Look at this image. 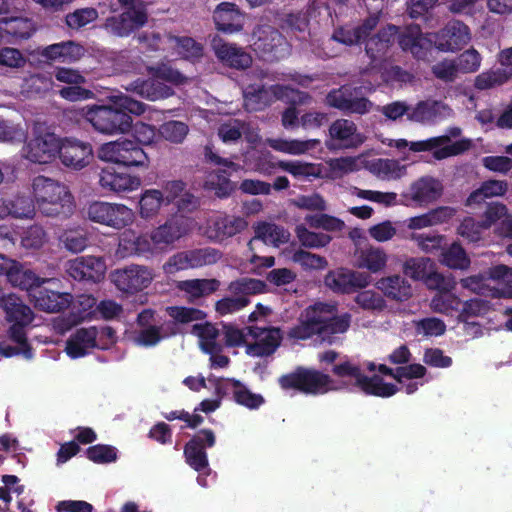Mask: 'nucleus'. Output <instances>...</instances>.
<instances>
[{
	"mask_svg": "<svg viewBox=\"0 0 512 512\" xmlns=\"http://www.w3.org/2000/svg\"><path fill=\"white\" fill-rule=\"evenodd\" d=\"M290 259L299 264L305 271H321L328 266L326 258L301 249L296 250Z\"/></svg>",
	"mask_w": 512,
	"mask_h": 512,
	"instance_id": "nucleus-62",
	"label": "nucleus"
},
{
	"mask_svg": "<svg viewBox=\"0 0 512 512\" xmlns=\"http://www.w3.org/2000/svg\"><path fill=\"white\" fill-rule=\"evenodd\" d=\"M512 76V68H498L479 74L475 86L480 90L490 89L507 82Z\"/></svg>",
	"mask_w": 512,
	"mask_h": 512,
	"instance_id": "nucleus-61",
	"label": "nucleus"
},
{
	"mask_svg": "<svg viewBox=\"0 0 512 512\" xmlns=\"http://www.w3.org/2000/svg\"><path fill=\"white\" fill-rule=\"evenodd\" d=\"M108 100L111 104L115 105L119 108L120 111L128 112L134 115H142L147 110H150V107L146 104L134 100L123 93H114L108 96Z\"/></svg>",
	"mask_w": 512,
	"mask_h": 512,
	"instance_id": "nucleus-64",
	"label": "nucleus"
},
{
	"mask_svg": "<svg viewBox=\"0 0 512 512\" xmlns=\"http://www.w3.org/2000/svg\"><path fill=\"white\" fill-rule=\"evenodd\" d=\"M145 70L153 76L150 80L137 79L125 86V89L129 92L136 93L142 98L149 101H157L160 99L167 98L173 94V90L170 86L159 82L164 80L172 84H182L186 81V77L183 76L179 71L172 69L170 66L161 65L157 68L146 66Z\"/></svg>",
	"mask_w": 512,
	"mask_h": 512,
	"instance_id": "nucleus-8",
	"label": "nucleus"
},
{
	"mask_svg": "<svg viewBox=\"0 0 512 512\" xmlns=\"http://www.w3.org/2000/svg\"><path fill=\"white\" fill-rule=\"evenodd\" d=\"M30 299L39 310L57 313L71 306L72 296L66 292H58L38 285L30 292Z\"/></svg>",
	"mask_w": 512,
	"mask_h": 512,
	"instance_id": "nucleus-33",
	"label": "nucleus"
},
{
	"mask_svg": "<svg viewBox=\"0 0 512 512\" xmlns=\"http://www.w3.org/2000/svg\"><path fill=\"white\" fill-rule=\"evenodd\" d=\"M440 262L451 269L460 270L467 269L471 263L465 250L457 242L442 250Z\"/></svg>",
	"mask_w": 512,
	"mask_h": 512,
	"instance_id": "nucleus-58",
	"label": "nucleus"
},
{
	"mask_svg": "<svg viewBox=\"0 0 512 512\" xmlns=\"http://www.w3.org/2000/svg\"><path fill=\"white\" fill-rule=\"evenodd\" d=\"M365 140L366 137L358 131L354 122L338 119L330 125L325 145L331 151L356 149Z\"/></svg>",
	"mask_w": 512,
	"mask_h": 512,
	"instance_id": "nucleus-21",
	"label": "nucleus"
},
{
	"mask_svg": "<svg viewBox=\"0 0 512 512\" xmlns=\"http://www.w3.org/2000/svg\"><path fill=\"white\" fill-rule=\"evenodd\" d=\"M7 279L13 286L27 290L29 293L38 285L51 282L48 279H40L31 270L24 268L16 261L9 270Z\"/></svg>",
	"mask_w": 512,
	"mask_h": 512,
	"instance_id": "nucleus-54",
	"label": "nucleus"
},
{
	"mask_svg": "<svg viewBox=\"0 0 512 512\" xmlns=\"http://www.w3.org/2000/svg\"><path fill=\"white\" fill-rule=\"evenodd\" d=\"M141 43L152 50H168L170 56H179L185 59H195L202 56L203 47L189 37H176L151 32L139 37Z\"/></svg>",
	"mask_w": 512,
	"mask_h": 512,
	"instance_id": "nucleus-17",
	"label": "nucleus"
},
{
	"mask_svg": "<svg viewBox=\"0 0 512 512\" xmlns=\"http://www.w3.org/2000/svg\"><path fill=\"white\" fill-rule=\"evenodd\" d=\"M265 143L272 149L289 155L300 156L308 154L320 144L318 139H285V138H267Z\"/></svg>",
	"mask_w": 512,
	"mask_h": 512,
	"instance_id": "nucleus-46",
	"label": "nucleus"
},
{
	"mask_svg": "<svg viewBox=\"0 0 512 512\" xmlns=\"http://www.w3.org/2000/svg\"><path fill=\"white\" fill-rule=\"evenodd\" d=\"M1 307L5 312L6 320L12 324L8 334L14 346L0 343V356L11 357L21 355L25 359H31L33 351L27 343L24 328L33 320L32 310L15 294H8L3 299Z\"/></svg>",
	"mask_w": 512,
	"mask_h": 512,
	"instance_id": "nucleus-5",
	"label": "nucleus"
},
{
	"mask_svg": "<svg viewBox=\"0 0 512 512\" xmlns=\"http://www.w3.org/2000/svg\"><path fill=\"white\" fill-rule=\"evenodd\" d=\"M61 139L44 126L35 125L32 137L21 149V155L32 163H51L58 155Z\"/></svg>",
	"mask_w": 512,
	"mask_h": 512,
	"instance_id": "nucleus-15",
	"label": "nucleus"
},
{
	"mask_svg": "<svg viewBox=\"0 0 512 512\" xmlns=\"http://www.w3.org/2000/svg\"><path fill=\"white\" fill-rule=\"evenodd\" d=\"M481 224L485 230L496 226L498 235L512 238V217L508 215L507 208L503 204H490L483 214Z\"/></svg>",
	"mask_w": 512,
	"mask_h": 512,
	"instance_id": "nucleus-40",
	"label": "nucleus"
},
{
	"mask_svg": "<svg viewBox=\"0 0 512 512\" xmlns=\"http://www.w3.org/2000/svg\"><path fill=\"white\" fill-rule=\"evenodd\" d=\"M101 5L109 6L113 12L123 10L119 16L108 18L105 24L106 29L117 36H128L147 21L144 7L138 0H103Z\"/></svg>",
	"mask_w": 512,
	"mask_h": 512,
	"instance_id": "nucleus-11",
	"label": "nucleus"
},
{
	"mask_svg": "<svg viewBox=\"0 0 512 512\" xmlns=\"http://www.w3.org/2000/svg\"><path fill=\"white\" fill-rule=\"evenodd\" d=\"M154 279L152 270L145 266L131 265L116 270L112 274V281L123 292L135 293L146 289Z\"/></svg>",
	"mask_w": 512,
	"mask_h": 512,
	"instance_id": "nucleus-23",
	"label": "nucleus"
},
{
	"mask_svg": "<svg viewBox=\"0 0 512 512\" xmlns=\"http://www.w3.org/2000/svg\"><path fill=\"white\" fill-rule=\"evenodd\" d=\"M106 269L104 260L95 256L77 257L67 263L68 274L76 280L98 281L104 276Z\"/></svg>",
	"mask_w": 512,
	"mask_h": 512,
	"instance_id": "nucleus-34",
	"label": "nucleus"
},
{
	"mask_svg": "<svg viewBox=\"0 0 512 512\" xmlns=\"http://www.w3.org/2000/svg\"><path fill=\"white\" fill-rule=\"evenodd\" d=\"M206 157L215 165L223 167V170L212 172L207 176L205 187L215 191L219 197H225L234 189L227 176V170L237 171L239 166L216 155L210 148H206Z\"/></svg>",
	"mask_w": 512,
	"mask_h": 512,
	"instance_id": "nucleus-29",
	"label": "nucleus"
},
{
	"mask_svg": "<svg viewBox=\"0 0 512 512\" xmlns=\"http://www.w3.org/2000/svg\"><path fill=\"white\" fill-rule=\"evenodd\" d=\"M452 116V109L436 100L420 101L410 108L408 119L422 124H434Z\"/></svg>",
	"mask_w": 512,
	"mask_h": 512,
	"instance_id": "nucleus-31",
	"label": "nucleus"
},
{
	"mask_svg": "<svg viewBox=\"0 0 512 512\" xmlns=\"http://www.w3.org/2000/svg\"><path fill=\"white\" fill-rule=\"evenodd\" d=\"M244 105L249 111H259L269 105L273 99H279L293 105L308 103L310 97L290 86L275 85L265 89L259 85L247 86L243 90Z\"/></svg>",
	"mask_w": 512,
	"mask_h": 512,
	"instance_id": "nucleus-12",
	"label": "nucleus"
},
{
	"mask_svg": "<svg viewBox=\"0 0 512 512\" xmlns=\"http://www.w3.org/2000/svg\"><path fill=\"white\" fill-rule=\"evenodd\" d=\"M396 33V26L388 25L367 41L366 53L372 61H376L385 55L389 47L394 43Z\"/></svg>",
	"mask_w": 512,
	"mask_h": 512,
	"instance_id": "nucleus-52",
	"label": "nucleus"
},
{
	"mask_svg": "<svg viewBox=\"0 0 512 512\" xmlns=\"http://www.w3.org/2000/svg\"><path fill=\"white\" fill-rule=\"evenodd\" d=\"M192 228L191 219L174 216L154 228L150 236L137 235L133 230H126L121 234L117 252L121 257L161 253L189 234Z\"/></svg>",
	"mask_w": 512,
	"mask_h": 512,
	"instance_id": "nucleus-2",
	"label": "nucleus"
},
{
	"mask_svg": "<svg viewBox=\"0 0 512 512\" xmlns=\"http://www.w3.org/2000/svg\"><path fill=\"white\" fill-rule=\"evenodd\" d=\"M327 104L342 111L364 114L372 106L364 97L358 96V88L342 87L327 96Z\"/></svg>",
	"mask_w": 512,
	"mask_h": 512,
	"instance_id": "nucleus-32",
	"label": "nucleus"
},
{
	"mask_svg": "<svg viewBox=\"0 0 512 512\" xmlns=\"http://www.w3.org/2000/svg\"><path fill=\"white\" fill-rule=\"evenodd\" d=\"M366 370L372 373L370 377L365 376L358 366L344 362L333 368L334 374L342 379L341 384L336 383L328 375L310 369H298L294 373L282 376L279 383L285 390L293 389L306 394H324L338 390L343 385L354 384L365 394L390 397L397 391L413 394L427 382V370L421 364H410L393 371L384 364L368 362Z\"/></svg>",
	"mask_w": 512,
	"mask_h": 512,
	"instance_id": "nucleus-1",
	"label": "nucleus"
},
{
	"mask_svg": "<svg viewBox=\"0 0 512 512\" xmlns=\"http://www.w3.org/2000/svg\"><path fill=\"white\" fill-rule=\"evenodd\" d=\"M219 259V253L211 248L182 251L171 256L163 265L166 274L201 267L215 263Z\"/></svg>",
	"mask_w": 512,
	"mask_h": 512,
	"instance_id": "nucleus-22",
	"label": "nucleus"
},
{
	"mask_svg": "<svg viewBox=\"0 0 512 512\" xmlns=\"http://www.w3.org/2000/svg\"><path fill=\"white\" fill-rule=\"evenodd\" d=\"M137 330L133 336V342L143 347H152L176 334L172 323L159 324L155 319V313L151 309H145L137 318Z\"/></svg>",
	"mask_w": 512,
	"mask_h": 512,
	"instance_id": "nucleus-20",
	"label": "nucleus"
},
{
	"mask_svg": "<svg viewBox=\"0 0 512 512\" xmlns=\"http://www.w3.org/2000/svg\"><path fill=\"white\" fill-rule=\"evenodd\" d=\"M461 134L458 127H452L447 130L446 135L432 137L426 140L409 142L405 139L383 138L381 142L389 147L397 149L402 160H408L407 151L410 152H433L437 159L458 155L471 147L470 139H460L451 142V138H456Z\"/></svg>",
	"mask_w": 512,
	"mask_h": 512,
	"instance_id": "nucleus-6",
	"label": "nucleus"
},
{
	"mask_svg": "<svg viewBox=\"0 0 512 512\" xmlns=\"http://www.w3.org/2000/svg\"><path fill=\"white\" fill-rule=\"evenodd\" d=\"M279 168L296 179L312 181L322 179V163H311L301 160H280Z\"/></svg>",
	"mask_w": 512,
	"mask_h": 512,
	"instance_id": "nucleus-47",
	"label": "nucleus"
},
{
	"mask_svg": "<svg viewBox=\"0 0 512 512\" xmlns=\"http://www.w3.org/2000/svg\"><path fill=\"white\" fill-rule=\"evenodd\" d=\"M247 225L242 217L218 215L209 220L205 234L210 239L223 241L241 232Z\"/></svg>",
	"mask_w": 512,
	"mask_h": 512,
	"instance_id": "nucleus-36",
	"label": "nucleus"
},
{
	"mask_svg": "<svg viewBox=\"0 0 512 512\" xmlns=\"http://www.w3.org/2000/svg\"><path fill=\"white\" fill-rule=\"evenodd\" d=\"M85 216L92 222L120 230L135 220L134 211L120 203L94 201L85 208Z\"/></svg>",
	"mask_w": 512,
	"mask_h": 512,
	"instance_id": "nucleus-16",
	"label": "nucleus"
},
{
	"mask_svg": "<svg viewBox=\"0 0 512 512\" xmlns=\"http://www.w3.org/2000/svg\"><path fill=\"white\" fill-rule=\"evenodd\" d=\"M188 132V125L182 121L176 120L167 121L158 129V134L161 138L175 144L182 143Z\"/></svg>",
	"mask_w": 512,
	"mask_h": 512,
	"instance_id": "nucleus-63",
	"label": "nucleus"
},
{
	"mask_svg": "<svg viewBox=\"0 0 512 512\" xmlns=\"http://www.w3.org/2000/svg\"><path fill=\"white\" fill-rule=\"evenodd\" d=\"M464 288L491 297L512 299V268L497 265L487 275H476L461 280Z\"/></svg>",
	"mask_w": 512,
	"mask_h": 512,
	"instance_id": "nucleus-10",
	"label": "nucleus"
},
{
	"mask_svg": "<svg viewBox=\"0 0 512 512\" xmlns=\"http://www.w3.org/2000/svg\"><path fill=\"white\" fill-rule=\"evenodd\" d=\"M388 261V255L379 247H368L356 253V266L372 273L381 271Z\"/></svg>",
	"mask_w": 512,
	"mask_h": 512,
	"instance_id": "nucleus-55",
	"label": "nucleus"
},
{
	"mask_svg": "<svg viewBox=\"0 0 512 512\" xmlns=\"http://www.w3.org/2000/svg\"><path fill=\"white\" fill-rule=\"evenodd\" d=\"M256 51L271 54V59H280L289 53V46L283 36L269 26L261 27L253 34Z\"/></svg>",
	"mask_w": 512,
	"mask_h": 512,
	"instance_id": "nucleus-30",
	"label": "nucleus"
},
{
	"mask_svg": "<svg viewBox=\"0 0 512 512\" xmlns=\"http://www.w3.org/2000/svg\"><path fill=\"white\" fill-rule=\"evenodd\" d=\"M376 287L386 297L395 301H406L412 296L411 285L398 275L379 279L376 283Z\"/></svg>",
	"mask_w": 512,
	"mask_h": 512,
	"instance_id": "nucleus-48",
	"label": "nucleus"
},
{
	"mask_svg": "<svg viewBox=\"0 0 512 512\" xmlns=\"http://www.w3.org/2000/svg\"><path fill=\"white\" fill-rule=\"evenodd\" d=\"M84 53V48L72 41L46 46L39 52L41 56L47 58L48 60L59 61L63 63L76 62L84 55Z\"/></svg>",
	"mask_w": 512,
	"mask_h": 512,
	"instance_id": "nucleus-43",
	"label": "nucleus"
},
{
	"mask_svg": "<svg viewBox=\"0 0 512 512\" xmlns=\"http://www.w3.org/2000/svg\"><path fill=\"white\" fill-rule=\"evenodd\" d=\"M82 115L102 134H124L132 127L131 117L113 104L86 106L82 109Z\"/></svg>",
	"mask_w": 512,
	"mask_h": 512,
	"instance_id": "nucleus-13",
	"label": "nucleus"
},
{
	"mask_svg": "<svg viewBox=\"0 0 512 512\" xmlns=\"http://www.w3.org/2000/svg\"><path fill=\"white\" fill-rule=\"evenodd\" d=\"M182 189L180 180H170L163 188H149L141 192L137 204V212L141 219L151 221L157 218L177 197Z\"/></svg>",
	"mask_w": 512,
	"mask_h": 512,
	"instance_id": "nucleus-14",
	"label": "nucleus"
},
{
	"mask_svg": "<svg viewBox=\"0 0 512 512\" xmlns=\"http://www.w3.org/2000/svg\"><path fill=\"white\" fill-rule=\"evenodd\" d=\"M215 435L212 430L199 431L185 446L184 455L188 465L197 472L208 470V458L205 448L215 444Z\"/></svg>",
	"mask_w": 512,
	"mask_h": 512,
	"instance_id": "nucleus-27",
	"label": "nucleus"
},
{
	"mask_svg": "<svg viewBox=\"0 0 512 512\" xmlns=\"http://www.w3.org/2000/svg\"><path fill=\"white\" fill-rule=\"evenodd\" d=\"M289 239L290 233L283 227L262 222L255 226V237L249 242V247L252 250L257 240H261L267 245L279 247L281 244L287 243Z\"/></svg>",
	"mask_w": 512,
	"mask_h": 512,
	"instance_id": "nucleus-49",
	"label": "nucleus"
},
{
	"mask_svg": "<svg viewBox=\"0 0 512 512\" xmlns=\"http://www.w3.org/2000/svg\"><path fill=\"white\" fill-rule=\"evenodd\" d=\"M444 286L443 288L436 289L437 293L430 301V308L436 313L452 315L456 311L459 312L461 300L451 292L454 288L452 280H447L444 277Z\"/></svg>",
	"mask_w": 512,
	"mask_h": 512,
	"instance_id": "nucleus-44",
	"label": "nucleus"
},
{
	"mask_svg": "<svg viewBox=\"0 0 512 512\" xmlns=\"http://www.w3.org/2000/svg\"><path fill=\"white\" fill-rule=\"evenodd\" d=\"M34 31L33 22L27 18L14 17L0 20V34L4 36L3 41L28 38Z\"/></svg>",
	"mask_w": 512,
	"mask_h": 512,
	"instance_id": "nucleus-50",
	"label": "nucleus"
},
{
	"mask_svg": "<svg viewBox=\"0 0 512 512\" xmlns=\"http://www.w3.org/2000/svg\"><path fill=\"white\" fill-rule=\"evenodd\" d=\"M141 43L152 50H168L170 56H179L185 59H195L202 56L203 47L189 37H176L151 32L139 37Z\"/></svg>",
	"mask_w": 512,
	"mask_h": 512,
	"instance_id": "nucleus-18",
	"label": "nucleus"
},
{
	"mask_svg": "<svg viewBox=\"0 0 512 512\" xmlns=\"http://www.w3.org/2000/svg\"><path fill=\"white\" fill-rule=\"evenodd\" d=\"M37 209L45 216H59L71 212L73 196L62 182L46 176H37L31 183Z\"/></svg>",
	"mask_w": 512,
	"mask_h": 512,
	"instance_id": "nucleus-7",
	"label": "nucleus"
},
{
	"mask_svg": "<svg viewBox=\"0 0 512 512\" xmlns=\"http://www.w3.org/2000/svg\"><path fill=\"white\" fill-rule=\"evenodd\" d=\"M212 46L218 59L230 67L244 69L251 64V56L233 44L214 39Z\"/></svg>",
	"mask_w": 512,
	"mask_h": 512,
	"instance_id": "nucleus-42",
	"label": "nucleus"
},
{
	"mask_svg": "<svg viewBox=\"0 0 512 512\" xmlns=\"http://www.w3.org/2000/svg\"><path fill=\"white\" fill-rule=\"evenodd\" d=\"M404 273L414 280L423 281L429 289L444 286V276L437 272L436 263L428 257H413L405 261Z\"/></svg>",
	"mask_w": 512,
	"mask_h": 512,
	"instance_id": "nucleus-25",
	"label": "nucleus"
},
{
	"mask_svg": "<svg viewBox=\"0 0 512 512\" xmlns=\"http://www.w3.org/2000/svg\"><path fill=\"white\" fill-rule=\"evenodd\" d=\"M217 28L226 33H235L242 29L245 17L233 3L224 2L214 11Z\"/></svg>",
	"mask_w": 512,
	"mask_h": 512,
	"instance_id": "nucleus-41",
	"label": "nucleus"
},
{
	"mask_svg": "<svg viewBox=\"0 0 512 512\" xmlns=\"http://www.w3.org/2000/svg\"><path fill=\"white\" fill-rule=\"evenodd\" d=\"M220 283L216 279H192L179 281L177 288L184 292L190 300L209 296L218 290Z\"/></svg>",
	"mask_w": 512,
	"mask_h": 512,
	"instance_id": "nucleus-56",
	"label": "nucleus"
},
{
	"mask_svg": "<svg viewBox=\"0 0 512 512\" xmlns=\"http://www.w3.org/2000/svg\"><path fill=\"white\" fill-rule=\"evenodd\" d=\"M116 341L115 332L108 326L76 329L66 340L65 353L71 359L85 357L94 349H108Z\"/></svg>",
	"mask_w": 512,
	"mask_h": 512,
	"instance_id": "nucleus-9",
	"label": "nucleus"
},
{
	"mask_svg": "<svg viewBox=\"0 0 512 512\" xmlns=\"http://www.w3.org/2000/svg\"><path fill=\"white\" fill-rule=\"evenodd\" d=\"M365 169L385 181L399 180L407 174V166L394 159L366 160Z\"/></svg>",
	"mask_w": 512,
	"mask_h": 512,
	"instance_id": "nucleus-45",
	"label": "nucleus"
},
{
	"mask_svg": "<svg viewBox=\"0 0 512 512\" xmlns=\"http://www.w3.org/2000/svg\"><path fill=\"white\" fill-rule=\"evenodd\" d=\"M102 161L126 166H147L148 157L133 141L122 139L103 144L98 150Z\"/></svg>",
	"mask_w": 512,
	"mask_h": 512,
	"instance_id": "nucleus-19",
	"label": "nucleus"
},
{
	"mask_svg": "<svg viewBox=\"0 0 512 512\" xmlns=\"http://www.w3.org/2000/svg\"><path fill=\"white\" fill-rule=\"evenodd\" d=\"M335 305L326 303H316L304 310L306 321H310L315 328H318L319 334H324L326 324L332 318V311Z\"/></svg>",
	"mask_w": 512,
	"mask_h": 512,
	"instance_id": "nucleus-60",
	"label": "nucleus"
},
{
	"mask_svg": "<svg viewBox=\"0 0 512 512\" xmlns=\"http://www.w3.org/2000/svg\"><path fill=\"white\" fill-rule=\"evenodd\" d=\"M219 137L225 143L236 141L242 134L248 142L255 144L260 140V135L257 129L246 128L236 119H229L227 122L221 124L219 128Z\"/></svg>",
	"mask_w": 512,
	"mask_h": 512,
	"instance_id": "nucleus-53",
	"label": "nucleus"
},
{
	"mask_svg": "<svg viewBox=\"0 0 512 512\" xmlns=\"http://www.w3.org/2000/svg\"><path fill=\"white\" fill-rule=\"evenodd\" d=\"M192 334L198 337L201 349L205 353H213L218 349V329L211 323L195 324L192 327Z\"/></svg>",
	"mask_w": 512,
	"mask_h": 512,
	"instance_id": "nucleus-59",
	"label": "nucleus"
},
{
	"mask_svg": "<svg viewBox=\"0 0 512 512\" xmlns=\"http://www.w3.org/2000/svg\"><path fill=\"white\" fill-rule=\"evenodd\" d=\"M372 281L370 274L339 268L325 276V285L337 293H351L356 289L367 287Z\"/></svg>",
	"mask_w": 512,
	"mask_h": 512,
	"instance_id": "nucleus-24",
	"label": "nucleus"
},
{
	"mask_svg": "<svg viewBox=\"0 0 512 512\" xmlns=\"http://www.w3.org/2000/svg\"><path fill=\"white\" fill-rule=\"evenodd\" d=\"M57 156L64 166L81 170L90 163L93 151L89 143L76 138L65 137L61 139Z\"/></svg>",
	"mask_w": 512,
	"mask_h": 512,
	"instance_id": "nucleus-26",
	"label": "nucleus"
},
{
	"mask_svg": "<svg viewBox=\"0 0 512 512\" xmlns=\"http://www.w3.org/2000/svg\"><path fill=\"white\" fill-rule=\"evenodd\" d=\"M377 22L378 17L373 15L359 27L346 26L336 30L332 38L333 40L345 45L357 44L368 35V33L376 26Z\"/></svg>",
	"mask_w": 512,
	"mask_h": 512,
	"instance_id": "nucleus-51",
	"label": "nucleus"
},
{
	"mask_svg": "<svg viewBox=\"0 0 512 512\" xmlns=\"http://www.w3.org/2000/svg\"><path fill=\"white\" fill-rule=\"evenodd\" d=\"M349 193L359 199L374 202L384 207H393L399 204L407 207H426L442 196L443 185L439 179L426 175L413 180L401 193V200L395 192L366 190L358 187H350Z\"/></svg>",
	"mask_w": 512,
	"mask_h": 512,
	"instance_id": "nucleus-3",
	"label": "nucleus"
},
{
	"mask_svg": "<svg viewBox=\"0 0 512 512\" xmlns=\"http://www.w3.org/2000/svg\"><path fill=\"white\" fill-rule=\"evenodd\" d=\"M282 335L277 328H259L253 326L251 344L247 354L258 357L273 353L280 345Z\"/></svg>",
	"mask_w": 512,
	"mask_h": 512,
	"instance_id": "nucleus-37",
	"label": "nucleus"
},
{
	"mask_svg": "<svg viewBox=\"0 0 512 512\" xmlns=\"http://www.w3.org/2000/svg\"><path fill=\"white\" fill-rule=\"evenodd\" d=\"M365 155L329 158L322 163V179L337 180L365 168Z\"/></svg>",
	"mask_w": 512,
	"mask_h": 512,
	"instance_id": "nucleus-35",
	"label": "nucleus"
},
{
	"mask_svg": "<svg viewBox=\"0 0 512 512\" xmlns=\"http://www.w3.org/2000/svg\"><path fill=\"white\" fill-rule=\"evenodd\" d=\"M95 299L90 295H81L72 300V312L67 317H59L54 321V328L59 333H65L73 326L89 318L90 310L95 306Z\"/></svg>",
	"mask_w": 512,
	"mask_h": 512,
	"instance_id": "nucleus-38",
	"label": "nucleus"
},
{
	"mask_svg": "<svg viewBox=\"0 0 512 512\" xmlns=\"http://www.w3.org/2000/svg\"><path fill=\"white\" fill-rule=\"evenodd\" d=\"M99 184L103 189L116 193L132 192L141 186V179L108 167L101 170Z\"/></svg>",
	"mask_w": 512,
	"mask_h": 512,
	"instance_id": "nucleus-39",
	"label": "nucleus"
},
{
	"mask_svg": "<svg viewBox=\"0 0 512 512\" xmlns=\"http://www.w3.org/2000/svg\"><path fill=\"white\" fill-rule=\"evenodd\" d=\"M489 310V303L481 299H471L461 303L458 321L463 324V330L466 335L472 338L482 336L483 328L477 319L486 315Z\"/></svg>",
	"mask_w": 512,
	"mask_h": 512,
	"instance_id": "nucleus-28",
	"label": "nucleus"
},
{
	"mask_svg": "<svg viewBox=\"0 0 512 512\" xmlns=\"http://www.w3.org/2000/svg\"><path fill=\"white\" fill-rule=\"evenodd\" d=\"M506 191L507 183L505 181H486L480 186V188L470 194V196L467 198L466 205L472 206L474 204H480L487 198L501 196Z\"/></svg>",
	"mask_w": 512,
	"mask_h": 512,
	"instance_id": "nucleus-57",
	"label": "nucleus"
},
{
	"mask_svg": "<svg viewBox=\"0 0 512 512\" xmlns=\"http://www.w3.org/2000/svg\"><path fill=\"white\" fill-rule=\"evenodd\" d=\"M471 39L469 28L462 22H449L439 35H423L418 26L409 27L401 35L399 44L403 50H409L414 56L421 58L425 51L434 44L444 52H453L468 44Z\"/></svg>",
	"mask_w": 512,
	"mask_h": 512,
	"instance_id": "nucleus-4",
	"label": "nucleus"
}]
</instances>
